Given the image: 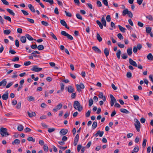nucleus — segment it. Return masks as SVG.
I'll return each mask as SVG.
<instances>
[{"label":"nucleus","mask_w":153,"mask_h":153,"mask_svg":"<svg viewBox=\"0 0 153 153\" xmlns=\"http://www.w3.org/2000/svg\"><path fill=\"white\" fill-rule=\"evenodd\" d=\"M74 107L75 109L77 110L79 112L81 111L83 108L82 105L80 104V103L77 101H75L74 102Z\"/></svg>","instance_id":"f257e3e1"},{"label":"nucleus","mask_w":153,"mask_h":153,"mask_svg":"<svg viewBox=\"0 0 153 153\" xmlns=\"http://www.w3.org/2000/svg\"><path fill=\"white\" fill-rule=\"evenodd\" d=\"M0 134L3 137L7 136L9 135L7 132V130L6 128L1 127L0 129Z\"/></svg>","instance_id":"f03ea898"},{"label":"nucleus","mask_w":153,"mask_h":153,"mask_svg":"<svg viewBox=\"0 0 153 153\" xmlns=\"http://www.w3.org/2000/svg\"><path fill=\"white\" fill-rule=\"evenodd\" d=\"M134 121L135 122L134 124L135 128L138 132L140 131V128L141 127V125L138 119L137 118H134Z\"/></svg>","instance_id":"7ed1b4c3"},{"label":"nucleus","mask_w":153,"mask_h":153,"mask_svg":"<svg viewBox=\"0 0 153 153\" xmlns=\"http://www.w3.org/2000/svg\"><path fill=\"white\" fill-rule=\"evenodd\" d=\"M61 34L62 35L67 37V38L69 39L72 40L73 39V37L71 35L66 33L65 31H62L61 32Z\"/></svg>","instance_id":"20e7f679"},{"label":"nucleus","mask_w":153,"mask_h":153,"mask_svg":"<svg viewBox=\"0 0 153 153\" xmlns=\"http://www.w3.org/2000/svg\"><path fill=\"white\" fill-rule=\"evenodd\" d=\"M111 98L110 104L111 106H113L114 103H116L117 101L115 97L112 94H110Z\"/></svg>","instance_id":"39448f33"},{"label":"nucleus","mask_w":153,"mask_h":153,"mask_svg":"<svg viewBox=\"0 0 153 153\" xmlns=\"http://www.w3.org/2000/svg\"><path fill=\"white\" fill-rule=\"evenodd\" d=\"M76 89L77 91L79 92L81 91L82 89H83L84 88V86L82 83H80L79 85H76Z\"/></svg>","instance_id":"423d86ee"},{"label":"nucleus","mask_w":153,"mask_h":153,"mask_svg":"<svg viewBox=\"0 0 153 153\" xmlns=\"http://www.w3.org/2000/svg\"><path fill=\"white\" fill-rule=\"evenodd\" d=\"M62 106V104L61 103L58 104L56 107L53 109V111L54 112H56L57 111L60 110Z\"/></svg>","instance_id":"0eeeda50"},{"label":"nucleus","mask_w":153,"mask_h":153,"mask_svg":"<svg viewBox=\"0 0 153 153\" xmlns=\"http://www.w3.org/2000/svg\"><path fill=\"white\" fill-rule=\"evenodd\" d=\"M42 68H38L36 66H34L31 69V70L35 72H39L42 70Z\"/></svg>","instance_id":"6e6552de"},{"label":"nucleus","mask_w":153,"mask_h":153,"mask_svg":"<svg viewBox=\"0 0 153 153\" xmlns=\"http://www.w3.org/2000/svg\"><path fill=\"white\" fill-rule=\"evenodd\" d=\"M129 63L131 65L135 66L137 67V65L136 63L135 62L133 61L132 59L131 58H130L129 59Z\"/></svg>","instance_id":"1a4fd4ad"},{"label":"nucleus","mask_w":153,"mask_h":153,"mask_svg":"<svg viewBox=\"0 0 153 153\" xmlns=\"http://www.w3.org/2000/svg\"><path fill=\"white\" fill-rule=\"evenodd\" d=\"M79 138V135L78 134H77L76 135L75 137L74 138V146H76L78 141Z\"/></svg>","instance_id":"9d476101"},{"label":"nucleus","mask_w":153,"mask_h":153,"mask_svg":"<svg viewBox=\"0 0 153 153\" xmlns=\"http://www.w3.org/2000/svg\"><path fill=\"white\" fill-rule=\"evenodd\" d=\"M60 22L61 24V25H62L65 26L67 29H69V27L68 26L64 20H60Z\"/></svg>","instance_id":"9b49d317"},{"label":"nucleus","mask_w":153,"mask_h":153,"mask_svg":"<svg viewBox=\"0 0 153 153\" xmlns=\"http://www.w3.org/2000/svg\"><path fill=\"white\" fill-rule=\"evenodd\" d=\"M7 82L5 79H4L0 82V87L1 86H5L6 85Z\"/></svg>","instance_id":"f8f14e48"},{"label":"nucleus","mask_w":153,"mask_h":153,"mask_svg":"<svg viewBox=\"0 0 153 153\" xmlns=\"http://www.w3.org/2000/svg\"><path fill=\"white\" fill-rule=\"evenodd\" d=\"M68 91L69 93H72L74 91V88L72 86H69L68 88Z\"/></svg>","instance_id":"ddd939ff"},{"label":"nucleus","mask_w":153,"mask_h":153,"mask_svg":"<svg viewBox=\"0 0 153 153\" xmlns=\"http://www.w3.org/2000/svg\"><path fill=\"white\" fill-rule=\"evenodd\" d=\"M2 98L4 100H7L8 97V93L7 91L6 94H4L2 96Z\"/></svg>","instance_id":"4468645a"},{"label":"nucleus","mask_w":153,"mask_h":153,"mask_svg":"<svg viewBox=\"0 0 153 153\" xmlns=\"http://www.w3.org/2000/svg\"><path fill=\"white\" fill-rule=\"evenodd\" d=\"M68 132L67 129H62L60 131V133L62 135H64L66 134Z\"/></svg>","instance_id":"2eb2a0df"},{"label":"nucleus","mask_w":153,"mask_h":153,"mask_svg":"<svg viewBox=\"0 0 153 153\" xmlns=\"http://www.w3.org/2000/svg\"><path fill=\"white\" fill-rule=\"evenodd\" d=\"M92 49L96 52L98 53H101V51L100 49H99L98 47L96 46H94L92 47Z\"/></svg>","instance_id":"dca6fc26"},{"label":"nucleus","mask_w":153,"mask_h":153,"mask_svg":"<svg viewBox=\"0 0 153 153\" xmlns=\"http://www.w3.org/2000/svg\"><path fill=\"white\" fill-rule=\"evenodd\" d=\"M98 97L99 98L102 99L104 101H106V98L105 96H103V95L102 93L100 92L98 95Z\"/></svg>","instance_id":"f3484780"},{"label":"nucleus","mask_w":153,"mask_h":153,"mask_svg":"<svg viewBox=\"0 0 153 153\" xmlns=\"http://www.w3.org/2000/svg\"><path fill=\"white\" fill-rule=\"evenodd\" d=\"M28 7L30 10L33 12L35 13L36 12L34 8V7L31 4L28 5Z\"/></svg>","instance_id":"a211bd4d"},{"label":"nucleus","mask_w":153,"mask_h":153,"mask_svg":"<svg viewBox=\"0 0 153 153\" xmlns=\"http://www.w3.org/2000/svg\"><path fill=\"white\" fill-rule=\"evenodd\" d=\"M27 114L29 116L31 117L33 116H35L36 115V114L34 112H31L28 111Z\"/></svg>","instance_id":"6ab92c4d"},{"label":"nucleus","mask_w":153,"mask_h":153,"mask_svg":"<svg viewBox=\"0 0 153 153\" xmlns=\"http://www.w3.org/2000/svg\"><path fill=\"white\" fill-rule=\"evenodd\" d=\"M26 36H22L20 38V41L23 43H25L26 41Z\"/></svg>","instance_id":"aec40b11"},{"label":"nucleus","mask_w":153,"mask_h":153,"mask_svg":"<svg viewBox=\"0 0 153 153\" xmlns=\"http://www.w3.org/2000/svg\"><path fill=\"white\" fill-rule=\"evenodd\" d=\"M147 58L149 60L151 61L153 60V56L151 53H149L148 54L147 56Z\"/></svg>","instance_id":"412c9836"},{"label":"nucleus","mask_w":153,"mask_h":153,"mask_svg":"<svg viewBox=\"0 0 153 153\" xmlns=\"http://www.w3.org/2000/svg\"><path fill=\"white\" fill-rule=\"evenodd\" d=\"M26 38L29 40L30 41H32L34 40L36 41V40L34 39H33L30 35L29 34H26L25 35Z\"/></svg>","instance_id":"4be33fe9"},{"label":"nucleus","mask_w":153,"mask_h":153,"mask_svg":"<svg viewBox=\"0 0 153 153\" xmlns=\"http://www.w3.org/2000/svg\"><path fill=\"white\" fill-rule=\"evenodd\" d=\"M104 52L106 56L107 57L109 55V51L107 48H105L104 50Z\"/></svg>","instance_id":"5701e85b"},{"label":"nucleus","mask_w":153,"mask_h":153,"mask_svg":"<svg viewBox=\"0 0 153 153\" xmlns=\"http://www.w3.org/2000/svg\"><path fill=\"white\" fill-rule=\"evenodd\" d=\"M127 52L129 56H131L132 53V49L131 48H128L127 50Z\"/></svg>","instance_id":"b1692460"},{"label":"nucleus","mask_w":153,"mask_h":153,"mask_svg":"<svg viewBox=\"0 0 153 153\" xmlns=\"http://www.w3.org/2000/svg\"><path fill=\"white\" fill-rule=\"evenodd\" d=\"M118 27L119 28L120 30L123 33H125L126 32V29L125 28L122 27L120 25H118Z\"/></svg>","instance_id":"393cba45"},{"label":"nucleus","mask_w":153,"mask_h":153,"mask_svg":"<svg viewBox=\"0 0 153 153\" xmlns=\"http://www.w3.org/2000/svg\"><path fill=\"white\" fill-rule=\"evenodd\" d=\"M129 11L127 9H125L123 11L122 15L123 16H125L126 14H128Z\"/></svg>","instance_id":"a878e982"},{"label":"nucleus","mask_w":153,"mask_h":153,"mask_svg":"<svg viewBox=\"0 0 153 153\" xmlns=\"http://www.w3.org/2000/svg\"><path fill=\"white\" fill-rule=\"evenodd\" d=\"M120 111L121 112L123 113L129 114V112L128 111L124 108H121L120 109Z\"/></svg>","instance_id":"bb28decb"},{"label":"nucleus","mask_w":153,"mask_h":153,"mask_svg":"<svg viewBox=\"0 0 153 153\" xmlns=\"http://www.w3.org/2000/svg\"><path fill=\"white\" fill-rule=\"evenodd\" d=\"M6 10L7 11V12H8L11 15H12L13 16H14L15 15V13L12 10L9 8H7L6 9Z\"/></svg>","instance_id":"cd10ccee"},{"label":"nucleus","mask_w":153,"mask_h":153,"mask_svg":"<svg viewBox=\"0 0 153 153\" xmlns=\"http://www.w3.org/2000/svg\"><path fill=\"white\" fill-rule=\"evenodd\" d=\"M20 141L18 139H15L14 141L12 142V144L14 145L15 144H19L20 143Z\"/></svg>","instance_id":"c85d7f7f"},{"label":"nucleus","mask_w":153,"mask_h":153,"mask_svg":"<svg viewBox=\"0 0 153 153\" xmlns=\"http://www.w3.org/2000/svg\"><path fill=\"white\" fill-rule=\"evenodd\" d=\"M96 37L97 39L99 41V42H100L102 41V39L100 36V35L98 33H97Z\"/></svg>","instance_id":"c756f323"},{"label":"nucleus","mask_w":153,"mask_h":153,"mask_svg":"<svg viewBox=\"0 0 153 153\" xmlns=\"http://www.w3.org/2000/svg\"><path fill=\"white\" fill-rule=\"evenodd\" d=\"M97 24L99 25L101 29H102L103 28V26L102 24L99 20H97L96 21Z\"/></svg>","instance_id":"7c9ffc66"},{"label":"nucleus","mask_w":153,"mask_h":153,"mask_svg":"<svg viewBox=\"0 0 153 153\" xmlns=\"http://www.w3.org/2000/svg\"><path fill=\"white\" fill-rule=\"evenodd\" d=\"M23 126L22 125H20L17 127L18 130L20 131H22L23 130Z\"/></svg>","instance_id":"2f4dec72"},{"label":"nucleus","mask_w":153,"mask_h":153,"mask_svg":"<svg viewBox=\"0 0 153 153\" xmlns=\"http://www.w3.org/2000/svg\"><path fill=\"white\" fill-rule=\"evenodd\" d=\"M152 28L149 27H147L146 28V33H150L151 32Z\"/></svg>","instance_id":"473e14b6"},{"label":"nucleus","mask_w":153,"mask_h":153,"mask_svg":"<svg viewBox=\"0 0 153 153\" xmlns=\"http://www.w3.org/2000/svg\"><path fill=\"white\" fill-rule=\"evenodd\" d=\"M51 36L54 39L57 40V38L56 36L52 32H50V34Z\"/></svg>","instance_id":"72a5a7b5"},{"label":"nucleus","mask_w":153,"mask_h":153,"mask_svg":"<svg viewBox=\"0 0 153 153\" xmlns=\"http://www.w3.org/2000/svg\"><path fill=\"white\" fill-rule=\"evenodd\" d=\"M121 53V51L120 50H118L116 53V55L117 58L119 59L120 58V55Z\"/></svg>","instance_id":"f704fd0d"},{"label":"nucleus","mask_w":153,"mask_h":153,"mask_svg":"<svg viewBox=\"0 0 153 153\" xmlns=\"http://www.w3.org/2000/svg\"><path fill=\"white\" fill-rule=\"evenodd\" d=\"M11 33V31L9 30H6L4 31V33L6 35H8Z\"/></svg>","instance_id":"c9c22d12"},{"label":"nucleus","mask_w":153,"mask_h":153,"mask_svg":"<svg viewBox=\"0 0 153 153\" xmlns=\"http://www.w3.org/2000/svg\"><path fill=\"white\" fill-rule=\"evenodd\" d=\"M97 122H94L92 125V128L94 129H95L97 126Z\"/></svg>","instance_id":"e433bc0d"},{"label":"nucleus","mask_w":153,"mask_h":153,"mask_svg":"<svg viewBox=\"0 0 153 153\" xmlns=\"http://www.w3.org/2000/svg\"><path fill=\"white\" fill-rule=\"evenodd\" d=\"M88 105L89 107H91L93 104V101L92 98H90L89 100Z\"/></svg>","instance_id":"4c0bfd02"},{"label":"nucleus","mask_w":153,"mask_h":153,"mask_svg":"<svg viewBox=\"0 0 153 153\" xmlns=\"http://www.w3.org/2000/svg\"><path fill=\"white\" fill-rule=\"evenodd\" d=\"M44 1L49 3L51 5L53 4L54 2L53 0H42Z\"/></svg>","instance_id":"58836bf2"},{"label":"nucleus","mask_w":153,"mask_h":153,"mask_svg":"<svg viewBox=\"0 0 153 153\" xmlns=\"http://www.w3.org/2000/svg\"><path fill=\"white\" fill-rule=\"evenodd\" d=\"M4 18L5 19L8 21L10 22H11V19L10 17L6 16V15L4 16Z\"/></svg>","instance_id":"ea45409f"},{"label":"nucleus","mask_w":153,"mask_h":153,"mask_svg":"<svg viewBox=\"0 0 153 153\" xmlns=\"http://www.w3.org/2000/svg\"><path fill=\"white\" fill-rule=\"evenodd\" d=\"M27 140L29 141H32L33 142H35V139L32 137H29L27 138Z\"/></svg>","instance_id":"a19ab883"},{"label":"nucleus","mask_w":153,"mask_h":153,"mask_svg":"<svg viewBox=\"0 0 153 153\" xmlns=\"http://www.w3.org/2000/svg\"><path fill=\"white\" fill-rule=\"evenodd\" d=\"M37 48L40 51L44 49V46L42 45H39Z\"/></svg>","instance_id":"79ce46f5"},{"label":"nucleus","mask_w":153,"mask_h":153,"mask_svg":"<svg viewBox=\"0 0 153 153\" xmlns=\"http://www.w3.org/2000/svg\"><path fill=\"white\" fill-rule=\"evenodd\" d=\"M146 17L147 19L150 21L153 20V18L151 15H149L148 16H146Z\"/></svg>","instance_id":"37998d69"},{"label":"nucleus","mask_w":153,"mask_h":153,"mask_svg":"<svg viewBox=\"0 0 153 153\" xmlns=\"http://www.w3.org/2000/svg\"><path fill=\"white\" fill-rule=\"evenodd\" d=\"M102 2L106 6H108V7H109L108 6V0H102Z\"/></svg>","instance_id":"c03bdc74"},{"label":"nucleus","mask_w":153,"mask_h":153,"mask_svg":"<svg viewBox=\"0 0 153 153\" xmlns=\"http://www.w3.org/2000/svg\"><path fill=\"white\" fill-rule=\"evenodd\" d=\"M147 140L146 139H143L142 144V146L144 148L146 147V142H147Z\"/></svg>","instance_id":"a18cd8bd"},{"label":"nucleus","mask_w":153,"mask_h":153,"mask_svg":"<svg viewBox=\"0 0 153 153\" xmlns=\"http://www.w3.org/2000/svg\"><path fill=\"white\" fill-rule=\"evenodd\" d=\"M97 6L99 7H102V4L101 2L99 0L97 1Z\"/></svg>","instance_id":"49530a36"},{"label":"nucleus","mask_w":153,"mask_h":153,"mask_svg":"<svg viewBox=\"0 0 153 153\" xmlns=\"http://www.w3.org/2000/svg\"><path fill=\"white\" fill-rule=\"evenodd\" d=\"M65 13L66 15L67 16L69 17H71L72 16V15L71 13L69 12H67L66 11H65Z\"/></svg>","instance_id":"de8ad7c7"},{"label":"nucleus","mask_w":153,"mask_h":153,"mask_svg":"<svg viewBox=\"0 0 153 153\" xmlns=\"http://www.w3.org/2000/svg\"><path fill=\"white\" fill-rule=\"evenodd\" d=\"M55 130V128H48V131L49 133H51L54 131Z\"/></svg>","instance_id":"09e8293b"},{"label":"nucleus","mask_w":153,"mask_h":153,"mask_svg":"<svg viewBox=\"0 0 153 153\" xmlns=\"http://www.w3.org/2000/svg\"><path fill=\"white\" fill-rule=\"evenodd\" d=\"M98 133L99 134V135L100 137H102L103 134H104V132L103 131H100L99 130L98 131Z\"/></svg>","instance_id":"8fccbe9b"},{"label":"nucleus","mask_w":153,"mask_h":153,"mask_svg":"<svg viewBox=\"0 0 153 153\" xmlns=\"http://www.w3.org/2000/svg\"><path fill=\"white\" fill-rule=\"evenodd\" d=\"M131 73L129 72H127L126 74V76L128 78H130L131 77Z\"/></svg>","instance_id":"3c124183"},{"label":"nucleus","mask_w":153,"mask_h":153,"mask_svg":"<svg viewBox=\"0 0 153 153\" xmlns=\"http://www.w3.org/2000/svg\"><path fill=\"white\" fill-rule=\"evenodd\" d=\"M76 17L79 19L81 20H82V16L80 15V14L78 13L76 14Z\"/></svg>","instance_id":"603ef678"},{"label":"nucleus","mask_w":153,"mask_h":153,"mask_svg":"<svg viewBox=\"0 0 153 153\" xmlns=\"http://www.w3.org/2000/svg\"><path fill=\"white\" fill-rule=\"evenodd\" d=\"M15 45L17 48L19 47V40L18 39H16L15 40Z\"/></svg>","instance_id":"864d4df0"},{"label":"nucleus","mask_w":153,"mask_h":153,"mask_svg":"<svg viewBox=\"0 0 153 153\" xmlns=\"http://www.w3.org/2000/svg\"><path fill=\"white\" fill-rule=\"evenodd\" d=\"M1 0L4 4L7 5H8L9 4V3L6 0Z\"/></svg>","instance_id":"5fc2aeb1"},{"label":"nucleus","mask_w":153,"mask_h":153,"mask_svg":"<svg viewBox=\"0 0 153 153\" xmlns=\"http://www.w3.org/2000/svg\"><path fill=\"white\" fill-rule=\"evenodd\" d=\"M139 147L138 146H135L134 149V152H136L138 151H139Z\"/></svg>","instance_id":"6e6d98bb"},{"label":"nucleus","mask_w":153,"mask_h":153,"mask_svg":"<svg viewBox=\"0 0 153 153\" xmlns=\"http://www.w3.org/2000/svg\"><path fill=\"white\" fill-rule=\"evenodd\" d=\"M13 84V82H11L10 83H8L7 85L6 86V88H8L10 87Z\"/></svg>","instance_id":"4d7b16f0"},{"label":"nucleus","mask_w":153,"mask_h":153,"mask_svg":"<svg viewBox=\"0 0 153 153\" xmlns=\"http://www.w3.org/2000/svg\"><path fill=\"white\" fill-rule=\"evenodd\" d=\"M27 21L29 22H30L31 23L33 24L34 22V20L32 19H30L29 18H27Z\"/></svg>","instance_id":"13d9d810"},{"label":"nucleus","mask_w":153,"mask_h":153,"mask_svg":"<svg viewBox=\"0 0 153 153\" xmlns=\"http://www.w3.org/2000/svg\"><path fill=\"white\" fill-rule=\"evenodd\" d=\"M122 58L123 59H126L128 57V56L126 53H123L122 55Z\"/></svg>","instance_id":"bf43d9fd"},{"label":"nucleus","mask_w":153,"mask_h":153,"mask_svg":"<svg viewBox=\"0 0 153 153\" xmlns=\"http://www.w3.org/2000/svg\"><path fill=\"white\" fill-rule=\"evenodd\" d=\"M133 97L134 100L136 101H138L139 99V97L137 95H134Z\"/></svg>","instance_id":"052dcab7"},{"label":"nucleus","mask_w":153,"mask_h":153,"mask_svg":"<svg viewBox=\"0 0 153 153\" xmlns=\"http://www.w3.org/2000/svg\"><path fill=\"white\" fill-rule=\"evenodd\" d=\"M41 23L42 25L45 26H47L49 25L48 23L47 22H45L44 21H42L41 22Z\"/></svg>","instance_id":"680f3d73"},{"label":"nucleus","mask_w":153,"mask_h":153,"mask_svg":"<svg viewBox=\"0 0 153 153\" xmlns=\"http://www.w3.org/2000/svg\"><path fill=\"white\" fill-rule=\"evenodd\" d=\"M117 37L120 39H123V36L120 33H118L117 34Z\"/></svg>","instance_id":"e2e57ef3"},{"label":"nucleus","mask_w":153,"mask_h":153,"mask_svg":"<svg viewBox=\"0 0 153 153\" xmlns=\"http://www.w3.org/2000/svg\"><path fill=\"white\" fill-rule=\"evenodd\" d=\"M69 114L70 113L67 112L64 114V117L65 118H66L69 115Z\"/></svg>","instance_id":"0e129e2a"},{"label":"nucleus","mask_w":153,"mask_h":153,"mask_svg":"<svg viewBox=\"0 0 153 153\" xmlns=\"http://www.w3.org/2000/svg\"><path fill=\"white\" fill-rule=\"evenodd\" d=\"M106 19L107 21L108 22H109L111 21V17L110 15H108L106 17Z\"/></svg>","instance_id":"69168bd1"},{"label":"nucleus","mask_w":153,"mask_h":153,"mask_svg":"<svg viewBox=\"0 0 153 153\" xmlns=\"http://www.w3.org/2000/svg\"><path fill=\"white\" fill-rule=\"evenodd\" d=\"M118 46L121 48H123L124 47V45L123 44H121L120 43H117Z\"/></svg>","instance_id":"338daca9"},{"label":"nucleus","mask_w":153,"mask_h":153,"mask_svg":"<svg viewBox=\"0 0 153 153\" xmlns=\"http://www.w3.org/2000/svg\"><path fill=\"white\" fill-rule=\"evenodd\" d=\"M21 102H19L17 104V105H16V108L18 109H19L21 107Z\"/></svg>","instance_id":"774afa93"}]
</instances>
